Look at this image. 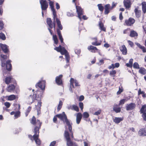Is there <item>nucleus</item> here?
Masks as SVG:
<instances>
[{"label": "nucleus", "instance_id": "48", "mask_svg": "<svg viewBox=\"0 0 146 146\" xmlns=\"http://www.w3.org/2000/svg\"><path fill=\"white\" fill-rule=\"evenodd\" d=\"M98 7L99 10L102 12L104 9V7L102 6L101 4H100L98 5Z\"/></svg>", "mask_w": 146, "mask_h": 146}, {"label": "nucleus", "instance_id": "55", "mask_svg": "<svg viewBox=\"0 0 146 146\" xmlns=\"http://www.w3.org/2000/svg\"><path fill=\"white\" fill-rule=\"evenodd\" d=\"M122 14L123 13L122 12H121L119 14V18L121 22H122V20H123V16Z\"/></svg>", "mask_w": 146, "mask_h": 146}, {"label": "nucleus", "instance_id": "20", "mask_svg": "<svg viewBox=\"0 0 146 146\" xmlns=\"http://www.w3.org/2000/svg\"><path fill=\"white\" fill-rule=\"evenodd\" d=\"M138 134L140 136H146V129L145 128L140 129L138 131Z\"/></svg>", "mask_w": 146, "mask_h": 146}, {"label": "nucleus", "instance_id": "19", "mask_svg": "<svg viewBox=\"0 0 146 146\" xmlns=\"http://www.w3.org/2000/svg\"><path fill=\"white\" fill-rule=\"evenodd\" d=\"M136 107V104L134 103H131L129 104H127L125 106L126 110L129 111L134 109Z\"/></svg>", "mask_w": 146, "mask_h": 146}, {"label": "nucleus", "instance_id": "59", "mask_svg": "<svg viewBox=\"0 0 146 146\" xmlns=\"http://www.w3.org/2000/svg\"><path fill=\"white\" fill-rule=\"evenodd\" d=\"M84 96L83 95H81L80 96L79 101L81 102L84 100Z\"/></svg>", "mask_w": 146, "mask_h": 146}, {"label": "nucleus", "instance_id": "41", "mask_svg": "<svg viewBox=\"0 0 146 146\" xmlns=\"http://www.w3.org/2000/svg\"><path fill=\"white\" fill-rule=\"evenodd\" d=\"M138 95H139L141 94H142V96L143 98H145L146 97V94L144 91H141V89H139L138 91Z\"/></svg>", "mask_w": 146, "mask_h": 146}, {"label": "nucleus", "instance_id": "8", "mask_svg": "<svg viewBox=\"0 0 146 146\" xmlns=\"http://www.w3.org/2000/svg\"><path fill=\"white\" fill-rule=\"evenodd\" d=\"M4 28V23L3 21L0 20V39L2 40H5L6 39V37L5 35L2 32L4 31L3 29Z\"/></svg>", "mask_w": 146, "mask_h": 146}, {"label": "nucleus", "instance_id": "50", "mask_svg": "<svg viewBox=\"0 0 146 146\" xmlns=\"http://www.w3.org/2000/svg\"><path fill=\"white\" fill-rule=\"evenodd\" d=\"M89 116V113L87 112H85L83 114V117L84 118H87Z\"/></svg>", "mask_w": 146, "mask_h": 146}, {"label": "nucleus", "instance_id": "57", "mask_svg": "<svg viewBox=\"0 0 146 146\" xmlns=\"http://www.w3.org/2000/svg\"><path fill=\"white\" fill-rule=\"evenodd\" d=\"M117 4V3H115L114 2H113L112 3V6H111V8L112 10L114 8H115Z\"/></svg>", "mask_w": 146, "mask_h": 146}, {"label": "nucleus", "instance_id": "13", "mask_svg": "<svg viewBox=\"0 0 146 146\" xmlns=\"http://www.w3.org/2000/svg\"><path fill=\"white\" fill-rule=\"evenodd\" d=\"M45 82L41 81L38 82L35 85L36 88H39L42 90H44L45 89Z\"/></svg>", "mask_w": 146, "mask_h": 146}, {"label": "nucleus", "instance_id": "40", "mask_svg": "<svg viewBox=\"0 0 146 146\" xmlns=\"http://www.w3.org/2000/svg\"><path fill=\"white\" fill-rule=\"evenodd\" d=\"M70 108L72 110H74L77 112H78L79 111V108L76 105H73L72 106H70Z\"/></svg>", "mask_w": 146, "mask_h": 146}, {"label": "nucleus", "instance_id": "58", "mask_svg": "<svg viewBox=\"0 0 146 146\" xmlns=\"http://www.w3.org/2000/svg\"><path fill=\"white\" fill-rule=\"evenodd\" d=\"M4 105L6 106L7 108H9L10 107L11 104L9 102H6L4 103Z\"/></svg>", "mask_w": 146, "mask_h": 146}, {"label": "nucleus", "instance_id": "18", "mask_svg": "<svg viewBox=\"0 0 146 146\" xmlns=\"http://www.w3.org/2000/svg\"><path fill=\"white\" fill-rule=\"evenodd\" d=\"M63 76L62 75H60L58 76H57L56 78L55 81L56 84L58 85H61L62 84V78Z\"/></svg>", "mask_w": 146, "mask_h": 146}, {"label": "nucleus", "instance_id": "10", "mask_svg": "<svg viewBox=\"0 0 146 146\" xmlns=\"http://www.w3.org/2000/svg\"><path fill=\"white\" fill-rule=\"evenodd\" d=\"M40 3L42 11L46 10L48 6V2L46 0H40Z\"/></svg>", "mask_w": 146, "mask_h": 146}, {"label": "nucleus", "instance_id": "33", "mask_svg": "<svg viewBox=\"0 0 146 146\" xmlns=\"http://www.w3.org/2000/svg\"><path fill=\"white\" fill-rule=\"evenodd\" d=\"M129 36L131 37H137L138 34L134 30H132L131 31Z\"/></svg>", "mask_w": 146, "mask_h": 146}, {"label": "nucleus", "instance_id": "3", "mask_svg": "<svg viewBox=\"0 0 146 146\" xmlns=\"http://www.w3.org/2000/svg\"><path fill=\"white\" fill-rule=\"evenodd\" d=\"M38 95L36 94H33V95H30L29 97V100L31 99L32 100V102H31V104L35 102L36 100L37 101L38 104L37 105H35V108L37 110L38 115L40 113L41 107L42 104L41 99H38Z\"/></svg>", "mask_w": 146, "mask_h": 146}, {"label": "nucleus", "instance_id": "54", "mask_svg": "<svg viewBox=\"0 0 146 146\" xmlns=\"http://www.w3.org/2000/svg\"><path fill=\"white\" fill-rule=\"evenodd\" d=\"M141 116L144 121H146V112L141 113Z\"/></svg>", "mask_w": 146, "mask_h": 146}, {"label": "nucleus", "instance_id": "21", "mask_svg": "<svg viewBox=\"0 0 146 146\" xmlns=\"http://www.w3.org/2000/svg\"><path fill=\"white\" fill-rule=\"evenodd\" d=\"M52 14L53 15V23H52L53 25V28L54 29H55V22L56 21V22L57 19H59L57 17V15L56 14V11H52Z\"/></svg>", "mask_w": 146, "mask_h": 146}, {"label": "nucleus", "instance_id": "61", "mask_svg": "<svg viewBox=\"0 0 146 146\" xmlns=\"http://www.w3.org/2000/svg\"><path fill=\"white\" fill-rule=\"evenodd\" d=\"M57 116H56V115L55 116L53 119V121L54 123H56L57 121Z\"/></svg>", "mask_w": 146, "mask_h": 146}, {"label": "nucleus", "instance_id": "23", "mask_svg": "<svg viewBox=\"0 0 146 146\" xmlns=\"http://www.w3.org/2000/svg\"><path fill=\"white\" fill-rule=\"evenodd\" d=\"M119 105L115 104L113 108V110L116 113H119L121 111V108Z\"/></svg>", "mask_w": 146, "mask_h": 146}, {"label": "nucleus", "instance_id": "35", "mask_svg": "<svg viewBox=\"0 0 146 146\" xmlns=\"http://www.w3.org/2000/svg\"><path fill=\"white\" fill-rule=\"evenodd\" d=\"M142 9L143 13L145 14L146 13V2L143 1L141 3Z\"/></svg>", "mask_w": 146, "mask_h": 146}, {"label": "nucleus", "instance_id": "16", "mask_svg": "<svg viewBox=\"0 0 146 146\" xmlns=\"http://www.w3.org/2000/svg\"><path fill=\"white\" fill-rule=\"evenodd\" d=\"M123 4L124 7L127 9H129L131 7V3L130 0H124Z\"/></svg>", "mask_w": 146, "mask_h": 146}, {"label": "nucleus", "instance_id": "25", "mask_svg": "<svg viewBox=\"0 0 146 146\" xmlns=\"http://www.w3.org/2000/svg\"><path fill=\"white\" fill-rule=\"evenodd\" d=\"M120 51L124 55H126L127 53V49L124 45H123L119 48Z\"/></svg>", "mask_w": 146, "mask_h": 146}, {"label": "nucleus", "instance_id": "42", "mask_svg": "<svg viewBox=\"0 0 146 146\" xmlns=\"http://www.w3.org/2000/svg\"><path fill=\"white\" fill-rule=\"evenodd\" d=\"M16 98V96L14 95H11L8 96V100L12 101L15 100Z\"/></svg>", "mask_w": 146, "mask_h": 146}, {"label": "nucleus", "instance_id": "29", "mask_svg": "<svg viewBox=\"0 0 146 146\" xmlns=\"http://www.w3.org/2000/svg\"><path fill=\"white\" fill-rule=\"evenodd\" d=\"M15 86L13 84L9 85L7 88V91L9 92H11L14 91L15 88Z\"/></svg>", "mask_w": 146, "mask_h": 146}, {"label": "nucleus", "instance_id": "30", "mask_svg": "<svg viewBox=\"0 0 146 146\" xmlns=\"http://www.w3.org/2000/svg\"><path fill=\"white\" fill-rule=\"evenodd\" d=\"M99 27L101 31H102L105 32L106 31V28L105 27H104V24L103 23H102V21H99Z\"/></svg>", "mask_w": 146, "mask_h": 146}, {"label": "nucleus", "instance_id": "28", "mask_svg": "<svg viewBox=\"0 0 146 146\" xmlns=\"http://www.w3.org/2000/svg\"><path fill=\"white\" fill-rule=\"evenodd\" d=\"M134 12L135 14V16L137 18H139L141 15V11L138 9V8H136L134 10Z\"/></svg>", "mask_w": 146, "mask_h": 146}, {"label": "nucleus", "instance_id": "26", "mask_svg": "<svg viewBox=\"0 0 146 146\" xmlns=\"http://www.w3.org/2000/svg\"><path fill=\"white\" fill-rule=\"evenodd\" d=\"M57 34L58 35L59 39L60 40L62 45L64 46L65 43L63 41L64 39L62 37L60 31L58 30Z\"/></svg>", "mask_w": 146, "mask_h": 146}, {"label": "nucleus", "instance_id": "7", "mask_svg": "<svg viewBox=\"0 0 146 146\" xmlns=\"http://www.w3.org/2000/svg\"><path fill=\"white\" fill-rule=\"evenodd\" d=\"M56 116L60 120L63 121L64 123H65L68 126L72 125V123H71L68 119L67 116L64 112H63L61 114H57L56 115Z\"/></svg>", "mask_w": 146, "mask_h": 146}, {"label": "nucleus", "instance_id": "52", "mask_svg": "<svg viewBox=\"0 0 146 146\" xmlns=\"http://www.w3.org/2000/svg\"><path fill=\"white\" fill-rule=\"evenodd\" d=\"M123 91V89L122 86L121 87L120 86L119 88V90L117 92V95H119Z\"/></svg>", "mask_w": 146, "mask_h": 146}, {"label": "nucleus", "instance_id": "6", "mask_svg": "<svg viewBox=\"0 0 146 146\" xmlns=\"http://www.w3.org/2000/svg\"><path fill=\"white\" fill-rule=\"evenodd\" d=\"M64 135L66 139V144L68 146H78L76 143L74 142L71 141L70 137L69 132L68 131H65Z\"/></svg>", "mask_w": 146, "mask_h": 146}, {"label": "nucleus", "instance_id": "4", "mask_svg": "<svg viewBox=\"0 0 146 146\" xmlns=\"http://www.w3.org/2000/svg\"><path fill=\"white\" fill-rule=\"evenodd\" d=\"M46 22L47 25L49 27V28H48L50 34L53 35V40L54 41V43L56 44H57L58 43V40L57 38V36L56 35H54L53 34L52 31L51 29L53 27V25L51 19L50 18H48L46 19Z\"/></svg>", "mask_w": 146, "mask_h": 146}, {"label": "nucleus", "instance_id": "51", "mask_svg": "<svg viewBox=\"0 0 146 146\" xmlns=\"http://www.w3.org/2000/svg\"><path fill=\"white\" fill-rule=\"evenodd\" d=\"M133 67L134 68L137 69H139L140 68L139 64L137 62H135L134 63Z\"/></svg>", "mask_w": 146, "mask_h": 146}, {"label": "nucleus", "instance_id": "11", "mask_svg": "<svg viewBox=\"0 0 146 146\" xmlns=\"http://www.w3.org/2000/svg\"><path fill=\"white\" fill-rule=\"evenodd\" d=\"M4 82L7 84H9L11 83L16 84L15 80L12 78V76H9L6 77L4 80Z\"/></svg>", "mask_w": 146, "mask_h": 146}, {"label": "nucleus", "instance_id": "32", "mask_svg": "<svg viewBox=\"0 0 146 146\" xmlns=\"http://www.w3.org/2000/svg\"><path fill=\"white\" fill-rule=\"evenodd\" d=\"M56 23L58 27V28L57 29V33L58 30L59 31L62 30L63 29V27L59 19H57Z\"/></svg>", "mask_w": 146, "mask_h": 146}, {"label": "nucleus", "instance_id": "2", "mask_svg": "<svg viewBox=\"0 0 146 146\" xmlns=\"http://www.w3.org/2000/svg\"><path fill=\"white\" fill-rule=\"evenodd\" d=\"M9 53L1 54L0 55V60L1 62V66L2 67L5 68L8 72L11 71L12 69V66L11 63V61L8 60L9 59Z\"/></svg>", "mask_w": 146, "mask_h": 146}, {"label": "nucleus", "instance_id": "5", "mask_svg": "<svg viewBox=\"0 0 146 146\" xmlns=\"http://www.w3.org/2000/svg\"><path fill=\"white\" fill-rule=\"evenodd\" d=\"M54 49L58 52H60L62 55H65L66 62L69 63L70 60V56L68 51L64 47L60 45L58 47H54Z\"/></svg>", "mask_w": 146, "mask_h": 146}, {"label": "nucleus", "instance_id": "24", "mask_svg": "<svg viewBox=\"0 0 146 146\" xmlns=\"http://www.w3.org/2000/svg\"><path fill=\"white\" fill-rule=\"evenodd\" d=\"M88 49L89 50H91V52L92 53H95L100 51L96 47L90 45L88 46Z\"/></svg>", "mask_w": 146, "mask_h": 146}, {"label": "nucleus", "instance_id": "45", "mask_svg": "<svg viewBox=\"0 0 146 146\" xmlns=\"http://www.w3.org/2000/svg\"><path fill=\"white\" fill-rule=\"evenodd\" d=\"M116 73V72L115 70H113L111 71L110 72V75L111 76L114 77L115 76V74Z\"/></svg>", "mask_w": 146, "mask_h": 146}, {"label": "nucleus", "instance_id": "44", "mask_svg": "<svg viewBox=\"0 0 146 146\" xmlns=\"http://www.w3.org/2000/svg\"><path fill=\"white\" fill-rule=\"evenodd\" d=\"M68 129L70 133H71V137L73 138V132L72 131V125L69 126H68Z\"/></svg>", "mask_w": 146, "mask_h": 146}, {"label": "nucleus", "instance_id": "36", "mask_svg": "<svg viewBox=\"0 0 146 146\" xmlns=\"http://www.w3.org/2000/svg\"><path fill=\"white\" fill-rule=\"evenodd\" d=\"M123 119V117H115L113 119V121L116 123L118 124Z\"/></svg>", "mask_w": 146, "mask_h": 146}, {"label": "nucleus", "instance_id": "27", "mask_svg": "<svg viewBox=\"0 0 146 146\" xmlns=\"http://www.w3.org/2000/svg\"><path fill=\"white\" fill-rule=\"evenodd\" d=\"M82 117V115L81 113L79 112L77 113L76 116V122L77 124H79L81 121Z\"/></svg>", "mask_w": 146, "mask_h": 146}, {"label": "nucleus", "instance_id": "14", "mask_svg": "<svg viewBox=\"0 0 146 146\" xmlns=\"http://www.w3.org/2000/svg\"><path fill=\"white\" fill-rule=\"evenodd\" d=\"M76 8L78 14V17L81 20V16L83 14V9L77 5H76Z\"/></svg>", "mask_w": 146, "mask_h": 146}, {"label": "nucleus", "instance_id": "62", "mask_svg": "<svg viewBox=\"0 0 146 146\" xmlns=\"http://www.w3.org/2000/svg\"><path fill=\"white\" fill-rule=\"evenodd\" d=\"M128 42L131 47H132L133 46V43L132 41L129 40L128 41Z\"/></svg>", "mask_w": 146, "mask_h": 146}, {"label": "nucleus", "instance_id": "37", "mask_svg": "<svg viewBox=\"0 0 146 146\" xmlns=\"http://www.w3.org/2000/svg\"><path fill=\"white\" fill-rule=\"evenodd\" d=\"M49 1V5L52 11H55L54 9V2L50 0Z\"/></svg>", "mask_w": 146, "mask_h": 146}, {"label": "nucleus", "instance_id": "31", "mask_svg": "<svg viewBox=\"0 0 146 146\" xmlns=\"http://www.w3.org/2000/svg\"><path fill=\"white\" fill-rule=\"evenodd\" d=\"M135 44L139 48L142 50L143 53L146 52V48L145 46L141 45L138 42L135 43Z\"/></svg>", "mask_w": 146, "mask_h": 146}, {"label": "nucleus", "instance_id": "43", "mask_svg": "<svg viewBox=\"0 0 146 146\" xmlns=\"http://www.w3.org/2000/svg\"><path fill=\"white\" fill-rule=\"evenodd\" d=\"M32 109L31 107V106H29L27 109V110H26V111L25 112V116L26 117H27L29 114V113H30V111H31V110Z\"/></svg>", "mask_w": 146, "mask_h": 146}, {"label": "nucleus", "instance_id": "1", "mask_svg": "<svg viewBox=\"0 0 146 146\" xmlns=\"http://www.w3.org/2000/svg\"><path fill=\"white\" fill-rule=\"evenodd\" d=\"M31 124L35 126L33 129L34 140L36 145H40L41 141L39 138V130L40 129L42 123L40 120L36 119V118L33 116L32 118L30 119Z\"/></svg>", "mask_w": 146, "mask_h": 146}, {"label": "nucleus", "instance_id": "38", "mask_svg": "<svg viewBox=\"0 0 146 146\" xmlns=\"http://www.w3.org/2000/svg\"><path fill=\"white\" fill-rule=\"evenodd\" d=\"M133 59L131 58L129 60V63H126L125 65L127 67L130 68H131L133 66Z\"/></svg>", "mask_w": 146, "mask_h": 146}, {"label": "nucleus", "instance_id": "39", "mask_svg": "<svg viewBox=\"0 0 146 146\" xmlns=\"http://www.w3.org/2000/svg\"><path fill=\"white\" fill-rule=\"evenodd\" d=\"M140 113H145L146 112V104L143 105L140 110Z\"/></svg>", "mask_w": 146, "mask_h": 146}, {"label": "nucleus", "instance_id": "60", "mask_svg": "<svg viewBox=\"0 0 146 146\" xmlns=\"http://www.w3.org/2000/svg\"><path fill=\"white\" fill-rule=\"evenodd\" d=\"M29 138L32 141H33L34 140V135L32 136L31 135H28Z\"/></svg>", "mask_w": 146, "mask_h": 146}, {"label": "nucleus", "instance_id": "12", "mask_svg": "<svg viewBox=\"0 0 146 146\" xmlns=\"http://www.w3.org/2000/svg\"><path fill=\"white\" fill-rule=\"evenodd\" d=\"M0 46L1 50L4 53H10L9 47L8 46L5 44L0 43Z\"/></svg>", "mask_w": 146, "mask_h": 146}, {"label": "nucleus", "instance_id": "53", "mask_svg": "<svg viewBox=\"0 0 146 146\" xmlns=\"http://www.w3.org/2000/svg\"><path fill=\"white\" fill-rule=\"evenodd\" d=\"M102 110L101 109H99L98 110L96 111L94 113V115H98L101 113Z\"/></svg>", "mask_w": 146, "mask_h": 146}, {"label": "nucleus", "instance_id": "46", "mask_svg": "<svg viewBox=\"0 0 146 146\" xmlns=\"http://www.w3.org/2000/svg\"><path fill=\"white\" fill-rule=\"evenodd\" d=\"M62 102L61 100H60L57 108V110L58 111H59L61 109L62 107Z\"/></svg>", "mask_w": 146, "mask_h": 146}, {"label": "nucleus", "instance_id": "47", "mask_svg": "<svg viewBox=\"0 0 146 146\" xmlns=\"http://www.w3.org/2000/svg\"><path fill=\"white\" fill-rule=\"evenodd\" d=\"M21 116V112L18 111L16 112L15 113V115H14V117L15 119H17L19 117H20Z\"/></svg>", "mask_w": 146, "mask_h": 146}, {"label": "nucleus", "instance_id": "15", "mask_svg": "<svg viewBox=\"0 0 146 146\" xmlns=\"http://www.w3.org/2000/svg\"><path fill=\"white\" fill-rule=\"evenodd\" d=\"M70 83L71 87H72V88H74V84H75V87H79L80 86L78 81L76 80H74L73 78H71L70 80Z\"/></svg>", "mask_w": 146, "mask_h": 146}, {"label": "nucleus", "instance_id": "56", "mask_svg": "<svg viewBox=\"0 0 146 146\" xmlns=\"http://www.w3.org/2000/svg\"><path fill=\"white\" fill-rule=\"evenodd\" d=\"M79 106L81 110H82L84 108V104L82 102H80L79 103Z\"/></svg>", "mask_w": 146, "mask_h": 146}, {"label": "nucleus", "instance_id": "9", "mask_svg": "<svg viewBox=\"0 0 146 146\" xmlns=\"http://www.w3.org/2000/svg\"><path fill=\"white\" fill-rule=\"evenodd\" d=\"M135 20L133 18L130 17L128 19L125 20L124 25L127 26H132L135 23Z\"/></svg>", "mask_w": 146, "mask_h": 146}, {"label": "nucleus", "instance_id": "63", "mask_svg": "<svg viewBox=\"0 0 146 146\" xmlns=\"http://www.w3.org/2000/svg\"><path fill=\"white\" fill-rule=\"evenodd\" d=\"M56 143V141H53L51 142L50 145L49 146H54Z\"/></svg>", "mask_w": 146, "mask_h": 146}, {"label": "nucleus", "instance_id": "17", "mask_svg": "<svg viewBox=\"0 0 146 146\" xmlns=\"http://www.w3.org/2000/svg\"><path fill=\"white\" fill-rule=\"evenodd\" d=\"M92 40L94 41L92 43V44L94 46H98L101 45L102 41L101 40H98L97 37L93 38H92Z\"/></svg>", "mask_w": 146, "mask_h": 146}, {"label": "nucleus", "instance_id": "22", "mask_svg": "<svg viewBox=\"0 0 146 146\" xmlns=\"http://www.w3.org/2000/svg\"><path fill=\"white\" fill-rule=\"evenodd\" d=\"M105 11L104 13L105 15H108L110 12V11L112 10L111 8L110 5L108 4L106 5L105 6Z\"/></svg>", "mask_w": 146, "mask_h": 146}, {"label": "nucleus", "instance_id": "64", "mask_svg": "<svg viewBox=\"0 0 146 146\" xmlns=\"http://www.w3.org/2000/svg\"><path fill=\"white\" fill-rule=\"evenodd\" d=\"M115 68V67L114 66V65L113 64H112L111 65L109 66L108 68L109 69H110L111 68L114 69Z\"/></svg>", "mask_w": 146, "mask_h": 146}, {"label": "nucleus", "instance_id": "49", "mask_svg": "<svg viewBox=\"0 0 146 146\" xmlns=\"http://www.w3.org/2000/svg\"><path fill=\"white\" fill-rule=\"evenodd\" d=\"M127 101V100L126 99H123L119 101L118 105L119 106L123 104L125 102Z\"/></svg>", "mask_w": 146, "mask_h": 146}, {"label": "nucleus", "instance_id": "34", "mask_svg": "<svg viewBox=\"0 0 146 146\" xmlns=\"http://www.w3.org/2000/svg\"><path fill=\"white\" fill-rule=\"evenodd\" d=\"M138 72L140 74L144 75L146 74V69L143 67H140L139 69Z\"/></svg>", "mask_w": 146, "mask_h": 146}]
</instances>
